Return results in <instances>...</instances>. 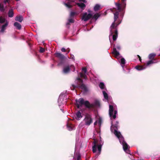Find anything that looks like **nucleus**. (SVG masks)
<instances>
[{
    "instance_id": "nucleus-32",
    "label": "nucleus",
    "mask_w": 160,
    "mask_h": 160,
    "mask_svg": "<svg viewBox=\"0 0 160 160\" xmlns=\"http://www.w3.org/2000/svg\"><path fill=\"white\" fill-rule=\"evenodd\" d=\"M99 86L101 89H104L105 87L104 84L102 82L100 83Z\"/></svg>"
},
{
    "instance_id": "nucleus-29",
    "label": "nucleus",
    "mask_w": 160,
    "mask_h": 160,
    "mask_svg": "<svg viewBox=\"0 0 160 160\" xmlns=\"http://www.w3.org/2000/svg\"><path fill=\"white\" fill-rule=\"evenodd\" d=\"M116 6L118 10L119 11V12H120L122 10L121 5L119 3H115Z\"/></svg>"
},
{
    "instance_id": "nucleus-22",
    "label": "nucleus",
    "mask_w": 160,
    "mask_h": 160,
    "mask_svg": "<svg viewBox=\"0 0 160 160\" xmlns=\"http://www.w3.org/2000/svg\"><path fill=\"white\" fill-rule=\"evenodd\" d=\"M77 4L82 10H83L85 8L86 6L85 4L82 3H77Z\"/></svg>"
},
{
    "instance_id": "nucleus-19",
    "label": "nucleus",
    "mask_w": 160,
    "mask_h": 160,
    "mask_svg": "<svg viewBox=\"0 0 160 160\" xmlns=\"http://www.w3.org/2000/svg\"><path fill=\"white\" fill-rule=\"evenodd\" d=\"M63 95H60L59 97L58 102V105L59 106H60L62 104V101L63 100Z\"/></svg>"
},
{
    "instance_id": "nucleus-3",
    "label": "nucleus",
    "mask_w": 160,
    "mask_h": 160,
    "mask_svg": "<svg viewBox=\"0 0 160 160\" xmlns=\"http://www.w3.org/2000/svg\"><path fill=\"white\" fill-rule=\"evenodd\" d=\"M75 85H72L73 88H79L84 91H87V88L85 85L82 83V80L79 78H77L76 79Z\"/></svg>"
},
{
    "instance_id": "nucleus-11",
    "label": "nucleus",
    "mask_w": 160,
    "mask_h": 160,
    "mask_svg": "<svg viewBox=\"0 0 160 160\" xmlns=\"http://www.w3.org/2000/svg\"><path fill=\"white\" fill-rule=\"evenodd\" d=\"M70 69H72L73 71H74L75 70V68L72 65L70 66L67 65L63 67V72L65 73H67L69 72Z\"/></svg>"
},
{
    "instance_id": "nucleus-44",
    "label": "nucleus",
    "mask_w": 160,
    "mask_h": 160,
    "mask_svg": "<svg viewBox=\"0 0 160 160\" xmlns=\"http://www.w3.org/2000/svg\"><path fill=\"white\" fill-rule=\"evenodd\" d=\"M138 57H139V60L140 61H141V57H140V56H139V55H138Z\"/></svg>"
},
{
    "instance_id": "nucleus-25",
    "label": "nucleus",
    "mask_w": 160,
    "mask_h": 160,
    "mask_svg": "<svg viewBox=\"0 0 160 160\" xmlns=\"http://www.w3.org/2000/svg\"><path fill=\"white\" fill-rule=\"evenodd\" d=\"M8 15L9 17H12L13 16V12L12 10H9L8 13Z\"/></svg>"
},
{
    "instance_id": "nucleus-46",
    "label": "nucleus",
    "mask_w": 160,
    "mask_h": 160,
    "mask_svg": "<svg viewBox=\"0 0 160 160\" xmlns=\"http://www.w3.org/2000/svg\"><path fill=\"white\" fill-rule=\"evenodd\" d=\"M60 64H61L60 63H59L58 64V66H60Z\"/></svg>"
},
{
    "instance_id": "nucleus-4",
    "label": "nucleus",
    "mask_w": 160,
    "mask_h": 160,
    "mask_svg": "<svg viewBox=\"0 0 160 160\" xmlns=\"http://www.w3.org/2000/svg\"><path fill=\"white\" fill-rule=\"evenodd\" d=\"M76 101L78 108H79L80 107L83 105H84L87 108H88L92 106V105H91L88 101H84L82 98H80L78 100H76Z\"/></svg>"
},
{
    "instance_id": "nucleus-13",
    "label": "nucleus",
    "mask_w": 160,
    "mask_h": 160,
    "mask_svg": "<svg viewBox=\"0 0 160 160\" xmlns=\"http://www.w3.org/2000/svg\"><path fill=\"white\" fill-rule=\"evenodd\" d=\"M82 70L84 72V73L83 74L82 73H80L79 75L81 77L83 78H84L86 79V77L85 73H86L87 72V69L86 68H84L82 69Z\"/></svg>"
},
{
    "instance_id": "nucleus-24",
    "label": "nucleus",
    "mask_w": 160,
    "mask_h": 160,
    "mask_svg": "<svg viewBox=\"0 0 160 160\" xmlns=\"http://www.w3.org/2000/svg\"><path fill=\"white\" fill-rule=\"evenodd\" d=\"M14 25L18 29H20L21 28V24L17 22H16L14 23Z\"/></svg>"
},
{
    "instance_id": "nucleus-41",
    "label": "nucleus",
    "mask_w": 160,
    "mask_h": 160,
    "mask_svg": "<svg viewBox=\"0 0 160 160\" xmlns=\"http://www.w3.org/2000/svg\"><path fill=\"white\" fill-rule=\"evenodd\" d=\"M9 0H4V3L6 4L7 2H8Z\"/></svg>"
},
{
    "instance_id": "nucleus-2",
    "label": "nucleus",
    "mask_w": 160,
    "mask_h": 160,
    "mask_svg": "<svg viewBox=\"0 0 160 160\" xmlns=\"http://www.w3.org/2000/svg\"><path fill=\"white\" fill-rule=\"evenodd\" d=\"M114 22L112 23L110 27V33L109 35V39L111 42V39L112 38L113 40L115 41L118 37V31L116 28V27L121 22H119L116 26L115 22L118 18L119 14L118 12H116L114 13Z\"/></svg>"
},
{
    "instance_id": "nucleus-10",
    "label": "nucleus",
    "mask_w": 160,
    "mask_h": 160,
    "mask_svg": "<svg viewBox=\"0 0 160 160\" xmlns=\"http://www.w3.org/2000/svg\"><path fill=\"white\" fill-rule=\"evenodd\" d=\"M117 49L118 50H120V46L119 45H118L116 47H114L113 49L112 53L116 58L119 59V58H121V56L120 55L119 52L117 50Z\"/></svg>"
},
{
    "instance_id": "nucleus-12",
    "label": "nucleus",
    "mask_w": 160,
    "mask_h": 160,
    "mask_svg": "<svg viewBox=\"0 0 160 160\" xmlns=\"http://www.w3.org/2000/svg\"><path fill=\"white\" fill-rule=\"evenodd\" d=\"M86 125L89 126L92 122V119L90 116L87 115L84 120Z\"/></svg>"
},
{
    "instance_id": "nucleus-15",
    "label": "nucleus",
    "mask_w": 160,
    "mask_h": 160,
    "mask_svg": "<svg viewBox=\"0 0 160 160\" xmlns=\"http://www.w3.org/2000/svg\"><path fill=\"white\" fill-rule=\"evenodd\" d=\"M74 126L72 124L68 123L67 124V128L69 131H71L74 129Z\"/></svg>"
},
{
    "instance_id": "nucleus-16",
    "label": "nucleus",
    "mask_w": 160,
    "mask_h": 160,
    "mask_svg": "<svg viewBox=\"0 0 160 160\" xmlns=\"http://www.w3.org/2000/svg\"><path fill=\"white\" fill-rule=\"evenodd\" d=\"M8 23L7 22L5 24L3 25L2 27H1V30L0 31V32H3L4 30H5L6 27L8 26Z\"/></svg>"
},
{
    "instance_id": "nucleus-40",
    "label": "nucleus",
    "mask_w": 160,
    "mask_h": 160,
    "mask_svg": "<svg viewBox=\"0 0 160 160\" xmlns=\"http://www.w3.org/2000/svg\"><path fill=\"white\" fill-rule=\"evenodd\" d=\"M61 51L62 52H65L66 51V49L65 48H62V49H61Z\"/></svg>"
},
{
    "instance_id": "nucleus-37",
    "label": "nucleus",
    "mask_w": 160,
    "mask_h": 160,
    "mask_svg": "<svg viewBox=\"0 0 160 160\" xmlns=\"http://www.w3.org/2000/svg\"><path fill=\"white\" fill-rule=\"evenodd\" d=\"M126 1V0H122V6H123L124 8H125L126 6V2H125Z\"/></svg>"
},
{
    "instance_id": "nucleus-21",
    "label": "nucleus",
    "mask_w": 160,
    "mask_h": 160,
    "mask_svg": "<svg viewBox=\"0 0 160 160\" xmlns=\"http://www.w3.org/2000/svg\"><path fill=\"white\" fill-rule=\"evenodd\" d=\"M91 105H92V106L91 107H90V108H92L94 106H96V107H97V106H99V105H100V103H99V102L98 101V100H95L94 103L93 104H90Z\"/></svg>"
},
{
    "instance_id": "nucleus-6",
    "label": "nucleus",
    "mask_w": 160,
    "mask_h": 160,
    "mask_svg": "<svg viewBox=\"0 0 160 160\" xmlns=\"http://www.w3.org/2000/svg\"><path fill=\"white\" fill-rule=\"evenodd\" d=\"M77 0H62V2L64 5L67 8H71L72 5L71 4L72 2H75ZM79 1H82L84 2H86L85 0H78Z\"/></svg>"
},
{
    "instance_id": "nucleus-38",
    "label": "nucleus",
    "mask_w": 160,
    "mask_h": 160,
    "mask_svg": "<svg viewBox=\"0 0 160 160\" xmlns=\"http://www.w3.org/2000/svg\"><path fill=\"white\" fill-rule=\"evenodd\" d=\"M4 10V7L3 5L0 4V10L3 11Z\"/></svg>"
},
{
    "instance_id": "nucleus-42",
    "label": "nucleus",
    "mask_w": 160,
    "mask_h": 160,
    "mask_svg": "<svg viewBox=\"0 0 160 160\" xmlns=\"http://www.w3.org/2000/svg\"><path fill=\"white\" fill-rule=\"evenodd\" d=\"M98 121H96L94 123V125H96L98 123Z\"/></svg>"
},
{
    "instance_id": "nucleus-26",
    "label": "nucleus",
    "mask_w": 160,
    "mask_h": 160,
    "mask_svg": "<svg viewBox=\"0 0 160 160\" xmlns=\"http://www.w3.org/2000/svg\"><path fill=\"white\" fill-rule=\"evenodd\" d=\"M78 13L76 12H71L70 14V17L73 18L74 16L77 15Z\"/></svg>"
},
{
    "instance_id": "nucleus-27",
    "label": "nucleus",
    "mask_w": 160,
    "mask_h": 160,
    "mask_svg": "<svg viewBox=\"0 0 160 160\" xmlns=\"http://www.w3.org/2000/svg\"><path fill=\"white\" fill-rule=\"evenodd\" d=\"M100 6L99 4H97L95 5L94 8V9L95 11H97L100 9Z\"/></svg>"
},
{
    "instance_id": "nucleus-1",
    "label": "nucleus",
    "mask_w": 160,
    "mask_h": 160,
    "mask_svg": "<svg viewBox=\"0 0 160 160\" xmlns=\"http://www.w3.org/2000/svg\"><path fill=\"white\" fill-rule=\"evenodd\" d=\"M116 124H114L113 122L112 121V125L111 127V131L112 132H113L114 134L118 139L120 143L122 145L124 151L127 153H129V151L128 150L129 146L124 141V138L121 134L120 132L117 130L118 122V121H116Z\"/></svg>"
},
{
    "instance_id": "nucleus-30",
    "label": "nucleus",
    "mask_w": 160,
    "mask_h": 160,
    "mask_svg": "<svg viewBox=\"0 0 160 160\" xmlns=\"http://www.w3.org/2000/svg\"><path fill=\"white\" fill-rule=\"evenodd\" d=\"M156 54L154 53H152L150 54L148 56V58L150 59H152L154 58V57L155 56Z\"/></svg>"
},
{
    "instance_id": "nucleus-31",
    "label": "nucleus",
    "mask_w": 160,
    "mask_h": 160,
    "mask_svg": "<svg viewBox=\"0 0 160 160\" xmlns=\"http://www.w3.org/2000/svg\"><path fill=\"white\" fill-rule=\"evenodd\" d=\"M5 19L2 17L0 16V24H2L5 22Z\"/></svg>"
},
{
    "instance_id": "nucleus-28",
    "label": "nucleus",
    "mask_w": 160,
    "mask_h": 160,
    "mask_svg": "<svg viewBox=\"0 0 160 160\" xmlns=\"http://www.w3.org/2000/svg\"><path fill=\"white\" fill-rule=\"evenodd\" d=\"M102 93L104 98L107 100L108 98V94L105 91H103Z\"/></svg>"
},
{
    "instance_id": "nucleus-36",
    "label": "nucleus",
    "mask_w": 160,
    "mask_h": 160,
    "mask_svg": "<svg viewBox=\"0 0 160 160\" xmlns=\"http://www.w3.org/2000/svg\"><path fill=\"white\" fill-rule=\"evenodd\" d=\"M154 63H155V62H154L153 61V60H150L148 62H147V66H148L150 64Z\"/></svg>"
},
{
    "instance_id": "nucleus-34",
    "label": "nucleus",
    "mask_w": 160,
    "mask_h": 160,
    "mask_svg": "<svg viewBox=\"0 0 160 160\" xmlns=\"http://www.w3.org/2000/svg\"><path fill=\"white\" fill-rule=\"evenodd\" d=\"M98 121V124H99V126H100L101 125L102 122V119L101 118H99L98 120H97Z\"/></svg>"
},
{
    "instance_id": "nucleus-18",
    "label": "nucleus",
    "mask_w": 160,
    "mask_h": 160,
    "mask_svg": "<svg viewBox=\"0 0 160 160\" xmlns=\"http://www.w3.org/2000/svg\"><path fill=\"white\" fill-rule=\"evenodd\" d=\"M23 20V18L22 16H17L15 18L16 21L21 22Z\"/></svg>"
},
{
    "instance_id": "nucleus-35",
    "label": "nucleus",
    "mask_w": 160,
    "mask_h": 160,
    "mask_svg": "<svg viewBox=\"0 0 160 160\" xmlns=\"http://www.w3.org/2000/svg\"><path fill=\"white\" fill-rule=\"evenodd\" d=\"M99 17V15L98 13H96L94 14L93 16V18L95 19H97Z\"/></svg>"
},
{
    "instance_id": "nucleus-9",
    "label": "nucleus",
    "mask_w": 160,
    "mask_h": 160,
    "mask_svg": "<svg viewBox=\"0 0 160 160\" xmlns=\"http://www.w3.org/2000/svg\"><path fill=\"white\" fill-rule=\"evenodd\" d=\"M89 13L87 12L84 13L82 15V20L84 21H86L89 19L92 16V14L91 13V12L90 10H88Z\"/></svg>"
},
{
    "instance_id": "nucleus-8",
    "label": "nucleus",
    "mask_w": 160,
    "mask_h": 160,
    "mask_svg": "<svg viewBox=\"0 0 160 160\" xmlns=\"http://www.w3.org/2000/svg\"><path fill=\"white\" fill-rule=\"evenodd\" d=\"M80 144H78V142H76L75 148V153L74 156V158L75 160H81V156L79 153L78 152H76L77 149H78L80 147Z\"/></svg>"
},
{
    "instance_id": "nucleus-23",
    "label": "nucleus",
    "mask_w": 160,
    "mask_h": 160,
    "mask_svg": "<svg viewBox=\"0 0 160 160\" xmlns=\"http://www.w3.org/2000/svg\"><path fill=\"white\" fill-rule=\"evenodd\" d=\"M146 68L145 66H137L135 67V68L138 70H142L145 69Z\"/></svg>"
},
{
    "instance_id": "nucleus-14",
    "label": "nucleus",
    "mask_w": 160,
    "mask_h": 160,
    "mask_svg": "<svg viewBox=\"0 0 160 160\" xmlns=\"http://www.w3.org/2000/svg\"><path fill=\"white\" fill-rule=\"evenodd\" d=\"M76 116L75 118L78 120H80L82 117L81 113L79 111H78L76 113Z\"/></svg>"
},
{
    "instance_id": "nucleus-43",
    "label": "nucleus",
    "mask_w": 160,
    "mask_h": 160,
    "mask_svg": "<svg viewBox=\"0 0 160 160\" xmlns=\"http://www.w3.org/2000/svg\"><path fill=\"white\" fill-rule=\"evenodd\" d=\"M98 121H96L94 123V125H96L98 123Z\"/></svg>"
},
{
    "instance_id": "nucleus-5",
    "label": "nucleus",
    "mask_w": 160,
    "mask_h": 160,
    "mask_svg": "<svg viewBox=\"0 0 160 160\" xmlns=\"http://www.w3.org/2000/svg\"><path fill=\"white\" fill-rule=\"evenodd\" d=\"M103 142L101 140L100 142L99 143V144L97 145V141L95 140L93 142L94 145L92 146V151L94 153L96 152L97 150V148H98V155L100 154L101 151V148L102 145L103 144Z\"/></svg>"
},
{
    "instance_id": "nucleus-39",
    "label": "nucleus",
    "mask_w": 160,
    "mask_h": 160,
    "mask_svg": "<svg viewBox=\"0 0 160 160\" xmlns=\"http://www.w3.org/2000/svg\"><path fill=\"white\" fill-rule=\"evenodd\" d=\"M45 51V49L44 48H40V52H43Z\"/></svg>"
},
{
    "instance_id": "nucleus-33",
    "label": "nucleus",
    "mask_w": 160,
    "mask_h": 160,
    "mask_svg": "<svg viewBox=\"0 0 160 160\" xmlns=\"http://www.w3.org/2000/svg\"><path fill=\"white\" fill-rule=\"evenodd\" d=\"M68 22L69 23H72L74 22V20L73 18L69 17L68 19Z\"/></svg>"
},
{
    "instance_id": "nucleus-7",
    "label": "nucleus",
    "mask_w": 160,
    "mask_h": 160,
    "mask_svg": "<svg viewBox=\"0 0 160 160\" xmlns=\"http://www.w3.org/2000/svg\"><path fill=\"white\" fill-rule=\"evenodd\" d=\"M114 107V106L112 105H109V115L111 117H112L113 119H115L116 117V115L117 113V110H114V114L113 115Z\"/></svg>"
},
{
    "instance_id": "nucleus-17",
    "label": "nucleus",
    "mask_w": 160,
    "mask_h": 160,
    "mask_svg": "<svg viewBox=\"0 0 160 160\" xmlns=\"http://www.w3.org/2000/svg\"><path fill=\"white\" fill-rule=\"evenodd\" d=\"M55 54L57 57L61 59H62L65 58L64 56L60 53L57 52L55 53Z\"/></svg>"
},
{
    "instance_id": "nucleus-20",
    "label": "nucleus",
    "mask_w": 160,
    "mask_h": 160,
    "mask_svg": "<svg viewBox=\"0 0 160 160\" xmlns=\"http://www.w3.org/2000/svg\"><path fill=\"white\" fill-rule=\"evenodd\" d=\"M125 60L123 58H122L119 61L122 67L123 68L124 67V65L125 63Z\"/></svg>"
},
{
    "instance_id": "nucleus-45",
    "label": "nucleus",
    "mask_w": 160,
    "mask_h": 160,
    "mask_svg": "<svg viewBox=\"0 0 160 160\" xmlns=\"http://www.w3.org/2000/svg\"><path fill=\"white\" fill-rule=\"evenodd\" d=\"M71 58L72 59H74V56L73 55H72L71 56Z\"/></svg>"
}]
</instances>
